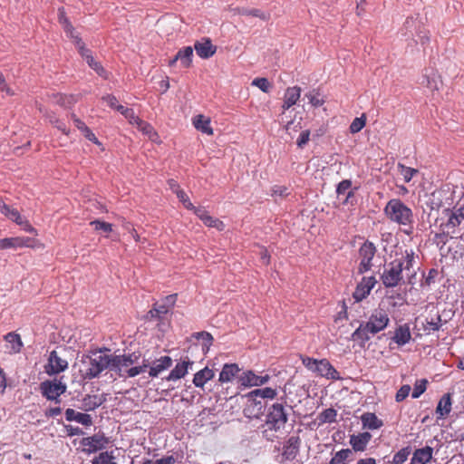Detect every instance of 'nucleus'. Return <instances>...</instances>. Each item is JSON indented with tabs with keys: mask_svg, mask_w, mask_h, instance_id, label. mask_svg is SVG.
I'll return each instance as SVG.
<instances>
[{
	"mask_svg": "<svg viewBox=\"0 0 464 464\" xmlns=\"http://www.w3.org/2000/svg\"><path fill=\"white\" fill-rule=\"evenodd\" d=\"M415 254L412 249H406L404 254L389 263L384 268L381 276L382 284L387 288H393L400 285L404 275L408 279V283L412 285V278L416 276L414 270Z\"/></svg>",
	"mask_w": 464,
	"mask_h": 464,
	"instance_id": "1",
	"label": "nucleus"
},
{
	"mask_svg": "<svg viewBox=\"0 0 464 464\" xmlns=\"http://www.w3.org/2000/svg\"><path fill=\"white\" fill-rule=\"evenodd\" d=\"M390 322L388 314L383 309H375L366 323H362L353 333L352 338L364 344L371 336L384 330Z\"/></svg>",
	"mask_w": 464,
	"mask_h": 464,
	"instance_id": "2",
	"label": "nucleus"
},
{
	"mask_svg": "<svg viewBox=\"0 0 464 464\" xmlns=\"http://www.w3.org/2000/svg\"><path fill=\"white\" fill-rule=\"evenodd\" d=\"M386 218L399 226L405 227L403 231L410 235L412 232L414 221L412 210L399 198H392L388 201L384 209Z\"/></svg>",
	"mask_w": 464,
	"mask_h": 464,
	"instance_id": "3",
	"label": "nucleus"
},
{
	"mask_svg": "<svg viewBox=\"0 0 464 464\" xmlns=\"http://www.w3.org/2000/svg\"><path fill=\"white\" fill-rule=\"evenodd\" d=\"M58 20L65 31L67 36L73 40V43L79 49L81 55L86 60L89 66L92 68L99 75H103L104 69L102 66L93 59L91 52L84 48V44L82 42V39L77 34H74V28L69 22L68 18L65 16L63 8H59L58 10Z\"/></svg>",
	"mask_w": 464,
	"mask_h": 464,
	"instance_id": "4",
	"label": "nucleus"
},
{
	"mask_svg": "<svg viewBox=\"0 0 464 464\" xmlns=\"http://www.w3.org/2000/svg\"><path fill=\"white\" fill-rule=\"evenodd\" d=\"M109 365V355L95 352L82 357L80 372L84 379L91 380L98 377Z\"/></svg>",
	"mask_w": 464,
	"mask_h": 464,
	"instance_id": "5",
	"label": "nucleus"
},
{
	"mask_svg": "<svg viewBox=\"0 0 464 464\" xmlns=\"http://www.w3.org/2000/svg\"><path fill=\"white\" fill-rule=\"evenodd\" d=\"M276 394V390L270 387L256 389L250 392L246 395L249 404L244 410L245 416L248 418H258L259 415L263 413L264 405L261 401H257L256 398L274 399Z\"/></svg>",
	"mask_w": 464,
	"mask_h": 464,
	"instance_id": "6",
	"label": "nucleus"
},
{
	"mask_svg": "<svg viewBox=\"0 0 464 464\" xmlns=\"http://www.w3.org/2000/svg\"><path fill=\"white\" fill-rule=\"evenodd\" d=\"M288 420V413L282 403H274L266 415V424L269 430L278 431L285 428Z\"/></svg>",
	"mask_w": 464,
	"mask_h": 464,
	"instance_id": "7",
	"label": "nucleus"
},
{
	"mask_svg": "<svg viewBox=\"0 0 464 464\" xmlns=\"http://www.w3.org/2000/svg\"><path fill=\"white\" fill-rule=\"evenodd\" d=\"M139 357L132 354L109 355L111 371H115L121 377H128L129 370L137 362Z\"/></svg>",
	"mask_w": 464,
	"mask_h": 464,
	"instance_id": "8",
	"label": "nucleus"
},
{
	"mask_svg": "<svg viewBox=\"0 0 464 464\" xmlns=\"http://www.w3.org/2000/svg\"><path fill=\"white\" fill-rule=\"evenodd\" d=\"M377 252L376 246L372 242L365 241L358 251V274L362 275L371 270L372 259Z\"/></svg>",
	"mask_w": 464,
	"mask_h": 464,
	"instance_id": "9",
	"label": "nucleus"
},
{
	"mask_svg": "<svg viewBox=\"0 0 464 464\" xmlns=\"http://www.w3.org/2000/svg\"><path fill=\"white\" fill-rule=\"evenodd\" d=\"M40 391L47 400L59 402V397L65 392L66 385L57 379L48 380L40 384Z\"/></svg>",
	"mask_w": 464,
	"mask_h": 464,
	"instance_id": "10",
	"label": "nucleus"
},
{
	"mask_svg": "<svg viewBox=\"0 0 464 464\" xmlns=\"http://www.w3.org/2000/svg\"><path fill=\"white\" fill-rule=\"evenodd\" d=\"M110 440L103 433H96L90 437H85L81 440L83 451L91 454L102 450L107 447Z\"/></svg>",
	"mask_w": 464,
	"mask_h": 464,
	"instance_id": "11",
	"label": "nucleus"
},
{
	"mask_svg": "<svg viewBox=\"0 0 464 464\" xmlns=\"http://www.w3.org/2000/svg\"><path fill=\"white\" fill-rule=\"evenodd\" d=\"M68 368V362L59 355L57 351H52L45 365V372L48 375H54L64 372Z\"/></svg>",
	"mask_w": 464,
	"mask_h": 464,
	"instance_id": "12",
	"label": "nucleus"
},
{
	"mask_svg": "<svg viewBox=\"0 0 464 464\" xmlns=\"http://www.w3.org/2000/svg\"><path fill=\"white\" fill-rule=\"evenodd\" d=\"M269 380L270 376L268 374L258 375L253 371L243 372L238 376V382L244 387L261 386L266 384Z\"/></svg>",
	"mask_w": 464,
	"mask_h": 464,
	"instance_id": "13",
	"label": "nucleus"
},
{
	"mask_svg": "<svg viewBox=\"0 0 464 464\" xmlns=\"http://www.w3.org/2000/svg\"><path fill=\"white\" fill-rule=\"evenodd\" d=\"M377 281L374 276H363L362 281L357 285L353 297L356 302H361L370 295Z\"/></svg>",
	"mask_w": 464,
	"mask_h": 464,
	"instance_id": "14",
	"label": "nucleus"
},
{
	"mask_svg": "<svg viewBox=\"0 0 464 464\" xmlns=\"http://www.w3.org/2000/svg\"><path fill=\"white\" fill-rule=\"evenodd\" d=\"M177 300L176 295L166 296L161 303L156 304L154 308L150 311L151 317L161 318L164 314H168L174 306Z\"/></svg>",
	"mask_w": 464,
	"mask_h": 464,
	"instance_id": "15",
	"label": "nucleus"
},
{
	"mask_svg": "<svg viewBox=\"0 0 464 464\" xmlns=\"http://www.w3.org/2000/svg\"><path fill=\"white\" fill-rule=\"evenodd\" d=\"M301 440L298 436H291L283 447L282 458L293 460L299 452Z\"/></svg>",
	"mask_w": 464,
	"mask_h": 464,
	"instance_id": "16",
	"label": "nucleus"
},
{
	"mask_svg": "<svg viewBox=\"0 0 464 464\" xmlns=\"http://www.w3.org/2000/svg\"><path fill=\"white\" fill-rule=\"evenodd\" d=\"M318 375L328 380H340V374L326 359L319 360L315 372Z\"/></svg>",
	"mask_w": 464,
	"mask_h": 464,
	"instance_id": "17",
	"label": "nucleus"
},
{
	"mask_svg": "<svg viewBox=\"0 0 464 464\" xmlns=\"http://www.w3.org/2000/svg\"><path fill=\"white\" fill-rule=\"evenodd\" d=\"M172 364V359L169 356H161L155 360L149 366V375L152 378L158 377L163 371L169 369Z\"/></svg>",
	"mask_w": 464,
	"mask_h": 464,
	"instance_id": "18",
	"label": "nucleus"
},
{
	"mask_svg": "<svg viewBox=\"0 0 464 464\" xmlns=\"http://www.w3.org/2000/svg\"><path fill=\"white\" fill-rule=\"evenodd\" d=\"M194 48L197 54L202 59H208L216 53L214 46L208 38H203L201 41L195 43Z\"/></svg>",
	"mask_w": 464,
	"mask_h": 464,
	"instance_id": "19",
	"label": "nucleus"
},
{
	"mask_svg": "<svg viewBox=\"0 0 464 464\" xmlns=\"http://www.w3.org/2000/svg\"><path fill=\"white\" fill-rule=\"evenodd\" d=\"M65 419L68 421H76L86 427H90L93 423L90 414L79 412L73 409H67L65 411Z\"/></svg>",
	"mask_w": 464,
	"mask_h": 464,
	"instance_id": "20",
	"label": "nucleus"
},
{
	"mask_svg": "<svg viewBox=\"0 0 464 464\" xmlns=\"http://www.w3.org/2000/svg\"><path fill=\"white\" fill-rule=\"evenodd\" d=\"M195 214L198 218L202 220V222L209 227H215L218 230H223L225 227V225L222 221L214 218L210 215H208V211L201 208H196L194 209Z\"/></svg>",
	"mask_w": 464,
	"mask_h": 464,
	"instance_id": "21",
	"label": "nucleus"
},
{
	"mask_svg": "<svg viewBox=\"0 0 464 464\" xmlns=\"http://www.w3.org/2000/svg\"><path fill=\"white\" fill-rule=\"evenodd\" d=\"M193 365V362L189 359L184 360L176 364L171 370L169 374L166 377L167 381H177L183 378L188 371V368Z\"/></svg>",
	"mask_w": 464,
	"mask_h": 464,
	"instance_id": "22",
	"label": "nucleus"
},
{
	"mask_svg": "<svg viewBox=\"0 0 464 464\" xmlns=\"http://www.w3.org/2000/svg\"><path fill=\"white\" fill-rule=\"evenodd\" d=\"M464 220V208H459L453 210L447 221L444 224V228L446 229L447 234L450 232H454V228L459 226Z\"/></svg>",
	"mask_w": 464,
	"mask_h": 464,
	"instance_id": "23",
	"label": "nucleus"
},
{
	"mask_svg": "<svg viewBox=\"0 0 464 464\" xmlns=\"http://www.w3.org/2000/svg\"><path fill=\"white\" fill-rule=\"evenodd\" d=\"M433 449L430 446H425L418 449L413 452L410 464H427L432 459Z\"/></svg>",
	"mask_w": 464,
	"mask_h": 464,
	"instance_id": "24",
	"label": "nucleus"
},
{
	"mask_svg": "<svg viewBox=\"0 0 464 464\" xmlns=\"http://www.w3.org/2000/svg\"><path fill=\"white\" fill-rule=\"evenodd\" d=\"M420 83L426 86L430 91L439 90L440 84V79L438 73L432 69H426Z\"/></svg>",
	"mask_w": 464,
	"mask_h": 464,
	"instance_id": "25",
	"label": "nucleus"
},
{
	"mask_svg": "<svg viewBox=\"0 0 464 464\" xmlns=\"http://www.w3.org/2000/svg\"><path fill=\"white\" fill-rule=\"evenodd\" d=\"M301 96V88L298 86L289 87L286 89L284 96V103L282 108L284 111L288 110L296 104Z\"/></svg>",
	"mask_w": 464,
	"mask_h": 464,
	"instance_id": "26",
	"label": "nucleus"
},
{
	"mask_svg": "<svg viewBox=\"0 0 464 464\" xmlns=\"http://www.w3.org/2000/svg\"><path fill=\"white\" fill-rule=\"evenodd\" d=\"M411 339L410 326L407 324L399 325L394 332L392 340L400 346L405 345Z\"/></svg>",
	"mask_w": 464,
	"mask_h": 464,
	"instance_id": "27",
	"label": "nucleus"
},
{
	"mask_svg": "<svg viewBox=\"0 0 464 464\" xmlns=\"http://www.w3.org/2000/svg\"><path fill=\"white\" fill-rule=\"evenodd\" d=\"M215 376L212 369L205 367L194 374L193 384L198 388H203L204 385Z\"/></svg>",
	"mask_w": 464,
	"mask_h": 464,
	"instance_id": "28",
	"label": "nucleus"
},
{
	"mask_svg": "<svg viewBox=\"0 0 464 464\" xmlns=\"http://www.w3.org/2000/svg\"><path fill=\"white\" fill-rule=\"evenodd\" d=\"M239 372L240 369L237 363H226L219 373L218 381L222 383L230 382Z\"/></svg>",
	"mask_w": 464,
	"mask_h": 464,
	"instance_id": "29",
	"label": "nucleus"
},
{
	"mask_svg": "<svg viewBox=\"0 0 464 464\" xmlns=\"http://www.w3.org/2000/svg\"><path fill=\"white\" fill-rule=\"evenodd\" d=\"M371 438L372 435L369 432H362L358 435H353L350 439V444L355 451H363Z\"/></svg>",
	"mask_w": 464,
	"mask_h": 464,
	"instance_id": "30",
	"label": "nucleus"
},
{
	"mask_svg": "<svg viewBox=\"0 0 464 464\" xmlns=\"http://www.w3.org/2000/svg\"><path fill=\"white\" fill-rule=\"evenodd\" d=\"M192 122L194 127L202 133L208 135L213 134V130L210 127V119L208 117L199 114L193 118Z\"/></svg>",
	"mask_w": 464,
	"mask_h": 464,
	"instance_id": "31",
	"label": "nucleus"
},
{
	"mask_svg": "<svg viewBox=\"0 0 464 464\" xmlns=\"http://www.w3.org/2000/svg\"><path fill=\"white\" fill-rule=\"evenodd\" d=\"M361 420L364 429L377 430L383 425L382 420L372 412L363 413Z\"/></svg>",
	"mask_w": 464,
	"mask_h": 464,
	"instance_id": "32",
	"label": "nucleus"
},
{
	"mask_svg": "<svg viewBox=\"0 0 464 464\" xmlns=\"http://www.w3.org/2000/svg\"><path fill=\"white\" fill-rule=\"evenodd\" d=\"M104 399L101 396L89 394L82 399L81 409L85 411H93L100 407Z\"/></svg>",
	"mask_w": 464,
	"mask_h": 464,
	"instance_id": "33",
	"label": "nucleus"
},
{
	"mask_svg": "<svg viewBox=\"0 0 464 464\" xmlns=\"http://www.w3.org/2000/svg\"><path fill=\"white\" fill-rule=\"evenodd\" d=\"M5 340L8 343L7 348L9 349L10 353H16L20 352L23 346V343L19 334L14 333H8L5 336Z\"/></svg>",
	"mask_w": 464,
	"mask_h": 464,
	"instance_id": "34",
	"label": "nucleus"
},
{
	"mask_svg": "<svg viewBox=\"0 0 464 464\" xmlns=\"http://www.w3.org/2000/svg\"><path fill=\"white\" fill-rule=\"evenodd\" d=\"M451 411V397L450 393L444 394L440 400L436 413L440 415V418L447 416Z\"/></svg>",
	"mask_w": 464,
	"mask_h": 464,
	"instance_id": "35",
	"label": "nucleus"
},
{
	"mask_svg": "<svg viewBox=\"0 0 464 464\" xmlns=\"http://www.w3.org/2000/svg\"><path fill=\"white\" fill-rule=\"evenodd\" d=\"M192 56H193V49L190 46H187L183 49H180L177 54L176 59H179L180 64L185 67L188 68L191 65L192 63Z\"/></svg>",
	"mask_w": 464,
	"mask_h": 464,
	"instance_id": "36",
	"label": "nucleus"
},
{
	"mask_svg": "<svg viewBox=\"0 0 464 464\" xmlns=\"http://www.w3.org/2000/svg\"><path fill=\"white\" fill-rule=\"evenodd\" d=\"M352 181L349 179H344L341 181L336 188V193L338 197L343 196V203L348 202L349 198L353 196V190H351Z\"/></svg>",
	"mask_w": 464,
	"mask_h": 464,
	"instance_id": "37",
	"label": "nucleus"
},
{
	"mask_svg": "<svg viewBox=\"0 0 464 464\" xmlns=\"http://www.w3.org/2000/svg\"><path fill=\"white\" fill-rule=\"evenodd\" d=\"M197 340L201 342L202 346V352L203 353H207L212 345L213 337L212 335L208 332H199L196 333L193 335Z\"/></svg>",
	"mask_w": 464,
	"mask_h": 464,
	"instance_id": "38",
	"label": "nucleus"
},
{
	"mask_svg": "<svg viewBox=\"0 0 464 464\" xmlns=\"http://www.w3.org/2000/svg\"><path fill=\"white\" fill-rule=\"evenodd\" d=\"M236 12L239 15L259 17L260 19L265 20V21L267 20L270 16L269 14L264 13L261 10L256 9V8L249 9V8L242 7V8H237L236 10Z\"/></svg>",
	"mask_w": 464,
	"mask_h": 464,
	"instance_id": "39",
	"label": "nucleus"
},
{
	"mask_svg": "<svg viewBox=\"0 0 464 464\" xmlns=\"http://www.w3.org/2000/svg\"><path fill=\"white\" fill-rule=\"evenodd\" d=\"M424 331L428 334L431 332L439 331L441 326V317L440 314H436L433 317L426 318L425 324H423Z\"/></svg>",
	"mask_w": 464,
	"mask_h": 464,
	"instance_id": "40",
	"label": "nucleus"
},
{
	"mask_svg": "<svg viewBox=\"0 0 464 464\" xmlns=\"http://www.w3.org/2000/svg\"><path fill=\"white\" fill-rule=\"evenodd\" d=\"M397 168L400 174L402 176L403 180L406 183H409L412 179V178L419 172L418 169L407 167L401 163H398Z\"/></svg>",
	"mask_w": 464,
	"mask_h": 464,
	"instance_id": "41",
	"label": "nucleus"
},
{
	"mask_svg": "<svg viewBox=\"0 0 464 464\" xmlns=\"http://www.w3.org/2000/svg\"><path fill=\"white\" fill-rule=\"evenodd\" d=\"M336 416H337V411L333 408H329V409L324 410V411H322L319 414L318 420H319L320 423H322V424L332 423L336 420Z\"/></svg>",
	"mask_w": 464,
	"mask_h": 464,
	"instance_id": "42",
	"label": "nucleus"
},
{
	"mask_svg": "<svg viewBox=\"0 0 464 464\" xmlns=\"http://www.w3.org/2000/svg\"><path fill=\"white\" fill-rule=\"evenodd\" d=\"M411 453V448L407 446L400 450L394 456L392 464H403Z\"/></svg>",
	"mask_w": 464,
	"mask_h": 464,
	"instance_id": "43",
	"label": "nucleus"
},
{
	"mask_svg": "<svg viewBox=\"0 0 464 464\" xmlns=\"http://www.w3.org/2000/svg\"><path fill=\"white\" fill-rule=\"evenodd\" d=\"M352 455V450L349 449L339 450L332 458L330 464H345V460Z\"/></svg>",
	"mask_w": 464,
	"mask_h": 464,
	"instance_id": "44",
	"label": "nucleus"
},
{
	"mask_svg": "<svg viewBox=\"0 0 464 464\" xmlns=\"http://www.w3.org/2000/svg\"><path fill=\"white\" fill-rule=\"evenodd\" d=\"M19 248L18 237L0 239V249Z\"/></svg>",
	"mask_w": 464,
	"mask_h": 464,
	"instance_id": "45",
	"label": "nucleus"
},
{
	"mask_svg": "<svg viewBox=\"0 0 464 464\" xmlns=\"http://www.w3.org/2000/svg\"><path fill=\"white\" fill-rule=\"evenodd\" d=\"M366 123V117L364 114H362L361 117L355 118L351 125H350V131L352 133H357L362 130V128L365 126Z\"/></svg>",
	"mask_w": 464,
	"mask_h": 464,
	"instance_id": "46",
	"label": "nucleus"
},
{
	"mask_svg": "<svg viewBox=\"0 0 464 464\" xmlns=\"http://www.w3.org/2000/svg\"><path fill=\"white\" fill-rule=\"evenodd\" d=\"M4 215L10 220L15 222L17 225H21L23 222V217L20 215L17 209L7 207Z\"/></svg>",
	"mask_w": 464,
	"mask_h": 464,
	"instance_id": "47",
	"label": "nucleus"
},
{
	"mask_svg": "<svg viewBox=\"0 0 464 464\" xmlns=\"http://www.w3.org/2000/svg\"><path fill=\"white\" fill-rule=\"evenodd\" d=\"M428 382L425 379L419 380L415 382L414 388L411 393L412 398H419L427 389Z\"/></svg>",
	"mask_w": 464,
	"mask_h": 464,
	"instance_id": "48",
	"label": "nucleus"
},
{
	"mask_svg": "<svg viewBox=\"0 0 464 464\" xmlns=\"http://www.w3.org/2000/svg\"><path fill=\"white\" fill-rule=\"evenodd\" d=\"M140 130H141L145 135H147L151 140H156L158 137L157 133L154 131V129L149 123L141 121L138 125Z\"/></svg>",
	"mask_w": 464,
	"mask_h": 464,
	"instance_id": "49",
	"label": "nucleus"
},
{
	"mask_svg": "<svg viewBox=\"0 0 464 464\" xmlns=\"http://www.w3.org/2000/svg\"><path fill=\"white\" fill-rule=\"evenodd\" d=\"M305 97L309 100V102L314 107H320L324 102L320 93L315 91L309 92L308 93L305 94Z\"/></svg>",
	"mask_w": 464,
	"mask_h": 464,
	"instance_id": "50",
	"label": "nucleus"
},
{
	"mask_svg": "<svg viewBox=\"0 0 464 464\" xmlns=\"http://www.w3.org/2000/svg\"><path fill=\"white\" fill-rule=\"evenodd\" d=\"M150 366V362L147 360H143L142 365L139 366H131L129 370L128 377H135L140 373H143L147 371Z\"/></svg>",
	"mask_w": 464,
	"mask_h": 464,
	"instance_id": "51",
	"label": "nucleus"
},
{
	"mask_svg": "<svg viewBox=\"0 0 464 464\" xmlns=\"http://www.w3.org/2000/svg\"><path fill=\"white\" fill-rule=\"evenodd\" d=\"M114 459L112 452H102L98 457L93 459L92 464H111V460Z\"/></svg>",
	"mask_w": 464,
	"mask_h": 464,
	"instance_id": "52",
	"label": "nucleus"
},
{
	"mask_svg": "<svg viewBox=\"0 0 464 464\" xmlns=\"http://www.w3.org/2000/svg\"><path fill=\"white\" fill-rule=\"evenodd\" d=\"M77 97L75 95L59 94L57 96V102L64 107H69L76 102Z\"/></svg>",
	"mask_w": 464,
	"mask_h": 464,
	"instance_id": "53",
	"label": "nucleus"
},
{
	"mask_svg": "<svg viewBox=\"0 0 464 464\" xmlns=\"http://www.w3.org/2000/svg\"><path fill=\"white\" fill-rule=\"evenodd\" d=\"M252 85L256 86L264 92H268L271 88V84L266 78H256L253 80Z\"/></svg>",
	"mask_w": 464,
	"mask_h": 464,
	"instance_id": "54",
	"label": "nucleus"
},
{
	"mask_svg": "<svg viewBox=\"0 0 464 464\" xmlns=\"http://www.w3.org/2000/svg\"><path fill=\"white\" fill-rule=\"evenodd\" d=\"M90 225L92 226L95 230H102L105 233H110L112 230L111 224L101 220H93Z\"/></svg>",
	"mask_w": 464,
	"mask_h": 464,
	"instance_id": "55",
	"label": "nucleus"
},
{
	"mask_svg": "<svg viewBox=\"0 0 464 464\" xmlns=\"http://www.w3.org/2000/svg\"><path fill=\"white\" fill-rule=\"evenodd\" d=\"M19 248L21 247H36L38 241L33 237H18Z\"/></svg>",
	"mask_w": 464,
	"mask_h": 464,
	"instance_id": "56",
	"label": "nucleus"
},
{
	"mask_svg": "<svg viewBox=\"0 0 464 464\" xmlns=\"http://www.w3.org/2000/svg\"><path fill=\"white\" fill-rule=\"evenodd\" d=\"M177 197L179 198V200L183 203L184 207L188 209H195L196 208L193 206V204L189 201L188 196L186 193L181 190L178 189L176 190Z\"/></svg>",
	"mask_w": 464,
	"mask_h": 464,
	"instance_id": "57",
	"label": "nucleus"
},
{
	"mask_svg": "<svg viewBox=\"0 0 464 464\" xmlns=\"http://www.w3.org/2000/svg\"><path fill=\"white\" fill-rule=\"evenodd\" d=\"M303 364L310 371L315 372L319 360L307 356H301Z\"/></svg>",
	"mask_w": 464,
	"mask_h": 464,
	"instance_id": "58",
	"label": "nucleus"
},
{
	"mask_svg": "<svg viewBox=\"0 0 464 464\" xmlns=\"http://www.w3.org/2000/svg\"><path fill=\"white\" fill-rule=\"evenodd\" d=\"M411 392V386L410 385H402L399 391L396 393L395 399L396 401L400 402L405 400Z\"/></svg>",
	"mask_w": 464,
	"mask_h": 464,
	"instance_id": "59",
	"label": "nucleus"
},
{
	"mask_svg": "<svg viewBox=\"0 0 464 464\" xmlns=\"http://www.w3.org/2000/svg\"><path fill=\"white\" fill-rule=\"evenodd\" d=\"M309 137L310 131L308 130L302 131L296 140L297 146L303 148L309 141Z\"/></svg>",
	"mask_w": 464,
	"mask_h": 464,
	"instance_id": "60",
	"label": "nucleus"
},
{
	"mask_svg": "<svg viewBox=\"0 0 464 464\" xmlns=\"http://www.w3.org/2000/svg\"><path fill=\"white\" fill-rule=\"evenodd\" d=\"M64 429L67 432V435L68 436H76V435H83L84 432L82 429H80L79 427H76V426H72V425H65L64 426Z\"/></svg>",
	"mask_w": 464,
	"mask_h": 464,
	"instance_id": "61",
	"label": "nucleus"
},
{
	"mask_svg": "<svg viewBox=\"0 0 464 464\" xmlns=\"http://www.w3.org/2000/svg\"><path fill=\"white\" fill-rule=\"evenodd\" d=\"M84 137L89 140L90 141L101 146V142L96 138L95 134L87 127L82 132Z\"/></svg>",
	"mask_w": 464,
	"mask_h": 464,
	"instance_id": "62",
	"label": "nucleus"
},
{
	"mask_svg": "<svg viewBox=\"0 0 464 464\" xmlns=\"http://www.w3.org/2000/svg\"><path fill=\"white\" fill-rule=\"evenodd\" d=\"M126 111V116L125 118L128 119L130 121V122L131 124H136L137 126L140 124V122L141 121V120L135 115L133 110H130V111Z\"/></svg>",
	"mask_w": 464,
	"mask_h": 464,
	"instance_id": "63",
	"label": "nucleus"
},
{
	"mask_svg": "<svg viewBox=\"0 0 464 464\" xmlns=\"http://www.w3.org/2000/svg\"><path fill=\"white\" fill-rule=\"evenodd\" d=\"M175 458L172 455H170L157 459L153 464H175Z\"/></svg>",
	"mask_w": 464,
	"mask_h": 464,
	"instance_id": "64",
	"label": "nucleus"
}]
</instances>
